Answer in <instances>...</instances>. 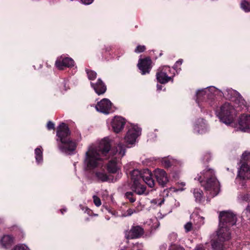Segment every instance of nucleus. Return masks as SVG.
Returning a JSON list of instances; mask_svg holds the SVG:
<instances>
[{"label":"nucleus","instance_id":"1","mask_svg":"<svg viewBox=\"0 0 250 250\" xmlns=\"http://www.w3.org/2000/svg\"><path fill=\"white\" fill-rule=\"evenodd\" d=\"M111 145L107 138L102 140L98 145L89 146L85 153L84 163L89 169L102 166L104 160L110 158L107 165V169L109 173L118 172L120 167V160L125 153V146L119 143L110 150Z\"/></svg>","mask_w":250,"mask_h":250},{"label":"nucleus","instance_id":"2","mask_svg":"<svg viewBox=\"0 0 250 250\" xmlns=\"http://www.w3.org/2000/svg\"><path fill=\"white\" fill-rule=\"evenodd\" d=\"M216 96H223L226 99L234 102L238 106L244 105L247 109L249 108L240 94L232 88H228L222 92L214 86H210L198 90L196 93V102L201 109L211 107L214 109H234L230 102H221L217 99Z\"/></svg>","mask_w":250,"mask_h":250},{"label":"nucleus","instance_id":"3","mask_svg":"<svg viewBox=\"0 0 250 250\" xmlns=\"http://www.w3.org/2000/svg\"><path fill=\"white\" fill-rule=\"evenodd\" d=\"M130 175L132 182L131 189L138 195H147L148 193L146 191V186L141 183L142 180L150 188L154 186L155 182L152 177V173L148 169H144L143 172L138 169H134L131 172Z\"/></svg>","mask_w":250,"mask_h":250},{"label":"nucleus","instance_id":"4","mask_svg":"<svg viewBox=\"0 0 250 250\" xmlns=\"http://www.w3.org/2000/svg\"><path fill=\"white\" fill-rule=\"evenodd\" d=\"M56 141L59 150L66 154H71L77 147L76 141L70 137V131L68 126L63 123L57 127Z\"/></svg>","mask_w":250,"mask_h":250},{"label":"nucleus","instance_id":"5","mask_svg":"<svg viewBox=\"0 0 250 250\" xmlns=\"http://www.w3.org/2000/svg\"><path fill=\"white\" fill-rule=\"evenodd\" d=\"M200 174L195 178V179H197L200 182L206 190L210 192L211 196H216L219 192V185L215 176L214 170L207 168L201 172Z\"/></svg>","mask_w":250,"mask_h":250},{"label":"nucleus","instance_id":"6","mask_svg":"<svg viewBox=\"0 0 250 250\" xmlns=\"http://www.w3.org/2000/svg\"><path fill=\"white\" fill-rule=\"evenodd\" d=\"M241 166L238 171L236 182L241 184L240 181L250 178V152L245 151L241 158Z\"/></svg>","mask_w":250,"mask_h":250},{"label":"nucleus","instance_id":"7","mask_svg":"<svg viewBox=\"0 0 250 250\" xmlns=\"http://www.w3.org/2000/svg\"><path fill=\"white\" fill-rule=\"evenodd\" d=\"M229 227L220 226L217 231V240L212 241V248L214 250H222L224 245L222 242L229 240L231 238V233Z\"/></svg>","mask_w":250,"mask_h":250},{"label":"nucleus","instance_id":"8","mask_svg":"<svg viewBox=\"0 0 250 250\" xmlns=\"http://www.w3.org/2000/svg\"><path fill=\"white\" fill-rule=\"evenodd\" d=\"M173 74L174 72H171L170 67L165 65L157 69L156 76L158 82L161 84H165L170 81H173Z\"/></svg>","mask_w":250,"mask_h":250},{"label":"nucleus","instance_id":"9","mask_svg":"<svg viewBox=\"0 0 250 250\" xmlns=\"http://www.w3.org/2000/svg\"><path fill=\"white\" fill-rule=\"evenodd\" d=\"M220 226L231 227L235 224L237 219L236 215L231 211H223L220 212L219 216Z\"/></svg>","mask_w":250,"mask_h":250},{"label":"nucleus","instance_id":"10","mask_svg":"<svg viewBox=\"0 0 250 250\" xmlns=\"http://www.w3.org/2000/svg\"><path fill=\"white\" fill-rule=\"evenodd\" d=\"M141 134V128L137 125H131L125 137V140L127 144L133 145Z\"/></svg>","mask_w":250,"mask_h":250},{"label":"nucleus","instance_id":"11","mask_svg":"<svg viewBox=\"0 0 250 250\" xmlns=\"http://www.w3.org/2000/svg\"><path fill=\"white\" fill-rule=\"evenodd\" d=\"M216 115L221 122L229 125L234 121L235 112L234 110H216Z\"/></svg>","mask_w":250,"mask_h":250},{"label":"nucleus","instance_id":"12","mask_svg":"<svg viewBox=\"0 0 250 250\" xmlns=\"http://www.w3.org/2000/svg\"><path fill=\"white\" fill-rule=\"evenodd\" d=\"M152 60L149 57L140 59L137 66L142 75L149 74L152 68Z\"/></svg>","mask_w":250,"mask_h":250},{"label":"nucleus","instance_id":"13","mask_svg":"<svg viewBox=\"0 0 250 250\" xmlns=\"http://www.w3.org/2000/svg\"><path fill=\"white\" fill-rule=\"evenodd\" d=\"M74 60L69 57L61 56L55 62V65L60 70H63L65 67H71L74 65Z\"/></svg>","mask_w":250,"mask_h":250},{"label":"nucleus","instance_id":"14","mask_svg":"<svg viewBox=\"0 0 250 250\" xmlns=\"http://www.w3.org/2000/svg\"><path fill=\"white\" fill-rule=\"evenodd\" d=\"M126 121L125 119L121 116H115L112 120L111 125L113 131L119 133L124 128Z\"/></svg>","mask_w":250,"mask_h":250},{"label":"nucleus","instance_id":"15","mask_svg":"<svg viewBox=\"0 0 250 250\" xmlns=\"http://www.w3.org/2000/svg\"><path fill=\"white\" fill-rule=\"evenodd\" d=\"M144 232L143 229L139 226H133L129 230L126 231L125 237L127 239H134L140 237Z\"/></svg>","mask_w":250,"mask_h":250},{"label":"nucleus","instance_id":"16","mask_svg":"<svg viewBox=\"0 0 250 250\" xmlns=\"http://www.w3.org/2000/svg\"><path fill=\"white\" fill-rule=\"evenodd\" d=\"M154 175L158 183L163 187L168 181L167 173L163 169L159 168L155 169Z\"/></svg>","mask_w":250,"mask_h":250},{"label":"nucleus","instance_id":"17","mask_svg":"<svg viewBox=\"0 0 250 250\" xmlns=\"http://www.w3.org/2000/svg\"><path fill=\"white\" fill-rule=\"evenodd\" d=\"M239 129L242 131H248L250 129V115L243 114L239 121Z\"/></svg>","mask_w":250,"mask_h":250},{"label":"nucleus","instance_id":"18","mask_svg":"<svg viewBox=\"0 0 250 250\" xmlns=\"http://www.w3.org/2000/svg\"><path fill=\"white\" fill-rule=\"evenodd\" d=\"M90 84L98 95L104 93L106 90V86L101 79H98L95 83L91 82Z\"/></svg>","mask_w":250,"mask_h":250},{"label":"nucleus","instance_id":"19","mask_svg":"<svg viewBox=\"0 0 250 250\" xmlns=\"http://www.w3.org/2000/svg\"><path fill=\"white\" fill-rule=\"evenodd\" d=\"M14 242V237L10 235H4L0 239V244L2 248L7 249Z\"/></svg>","mask_w":250,"mask_h":250},{"label":"nucleus","instance_id":"20","mask_svg":"<svg viewBox=\"0 0 250 250\" xmlns=\"http://www.w3.org/2000/svg\"><path fill=\"white\" fill-rule=\"evenodd\" d=\"M112 107V104L107 99L104 98L98 102L95 106L96 109H111Z\"/></svg>","mask_w":250,"mask_h":250},{"label":"nucleus","instance_id":"21","mask_svg":"<svg viewBox=\"0 0 250 250\" xmlns=\"http://www.w3.org/2000/svg\"><path fill=\"white\" fill-rule=\"evenodd\" d=\"M194 129L195 131L201 134L204 133L207 131V125L203 119H199L197 120Z\"/></svg>","mask_w":250,"mask_h":250},{"label":"nucleus","instance_id":"22","mask_svg":"<svg viewBox=\"0 0 250 250\" xmlns=\"http://www.w3.org/2000/svg\"><path fill=\"white\" fill-rule=\"evenodd\" d=\"M95 176L99 180L102 182H114L116 181L113 179H111L110 177L108 176L104 171H97L95 172Z\"/></svg>","mask_w":250,"mask_h":250},{"label":"nucleus","instance_id":"23","mask_svg":"<svg viewBox=\"0 0 250 250\" xmlns=\"http://www.w3.org/2000/svg\"><path fill=\"white\" fill-rule=\"evenodd\" d=\"M204 217H201L198 215L196 216L195 218L193 219V223H194V229H198L200 227L204 224Z\"/></svg>","mask_w":250,"mask_h":250},{"label":"nucleus","instance_id":"24","mask_svg":"<svg viewBox=\"0 0 250 250\" xmlns=\"http://www.w3.org/2000/svg\"><path fill=\"white\" fill-rule=\"evenodd\" d=\"M193 193L196 202H201L203 200L202 190L200 189L195 188L193 190Z\"/></svg>","mask_w":250,"mask_h":250},{"label":"nucleus","instance_id":"25","mask_svg":"<svg viewBox=\"0 0 250 250\" xmlns=\"http://www.w3.org/2000/svg\"><path fill=\"white\" fill-rule=\"evenodd\" d=\"M35 158L38 163L42 161V147H37L35 150Z\"/></svg>","mask_w":250,"mask_h":250},{"label":"nucleus","instance_id":"26","mask_svg":"<svg viewBox=\"0 0 250 250\" xmlns=\"http://www.w3.org/2000/svg\"><path fill=\"white\" fill-rule=\"evenodd\" d=\"M238 200L240 203L249 202L250 201V196L248 193H241L238 196Z\"/></svg>","mask_w":250,"mask_h":250},{"label":"nucleus","instance_id":"27","mask_svg":"<svg viewBox=\"0 0 250 250\" xmlns=\"http://www.w3.org/2000/svg\"><path fill=\"white\" fill-rule=\"evenodd\" d=\"M240 7L245 12H250V1L247 0H242Z\"/></svg>","mask_w":250,"mask_h":250},{"label":"nucleus","instance_id":"28","mask_svg":"<svg viewBox=\"0 0 250 250\" xmlns=\"http://www.w3.org/2000/svg\"><path fill=\"white\" fill-rule=\"evenodd\" d=\"M184 229L186 232H188L192 230H195L194 229V223L191 220L185 224L184 225Z\"/></svg>","mask_w":250,"mask_h":250},{"label":"nucleus","instance_id":"29","mask_svg":"<svg viewBox=\"0 0 250 250\" xmlns=\"http://www.w3.org/2000/svg\"><path fill=\"white\" fill-rule=\"evenodd\" d=\"M174 162V160H170L169 158H165L162 160V164L165 167H168L171 166Z\"/></svg>","mask_w":250,"mask_h":250},{"label":"nucleus","instance_id":"30","mask_svg":"<svg viewBox=\"0 0 250 250\" xmlns=\"http://www.w3.org/2000/svg\"><path fill=\"white\" fill-rule=\"evenodd\" d=\"M85 71L89 80H94L96 79L97 77V73L95 71L88 69H86Z\"/></svg>","mask_w":250,"mask_h":250},{"label":"nucleus","instance_id":"31","mask_svg":"<svg viewBox=\"0 0 250 250\" xmlns=\"http://www.w3.org/2000/svg\"><path fill=\"white\" fill-rule=\"evenodd\" d=\"M125 197L131 203H133L136 201V198L135 197L133 192L128 191L125 193Z\"/></svg>","mask_w":250,"mask_h":250},{"label":"nucleus","instance_id":"32","mask_svg":"<svg viewBox=\"0 0 250 250\" xmlns=\"http://www.w3.org/2000/svg\"><path fill=\"white\" fill-rule=\"evenodd\" d=\"M138 211V210L135 211V210L133 208H128L126 211L123 212L121 216L123 217L130 216L133 213H137Z\"/></svg>","mask_w":250,"mask_h":250},{"label":"nucleus","instance_id":"33","mask_svg":"<svg viewBox=\"0 0 250 250\" xmlns=\"http://www.w3.org/2000/svg\"><path fill=\"white\" fill-rule=\"evenodd\" d=\"M168 250H185V249L180 245L172 243L170 245Z\"/></svg>","mask_w":250,"mask_h":250},{"label":"nucleus","instance_id":"34","mask_svg":"<svg viewBox=\"0 0 250 250\" xmlns=\"http://www.w3.org/2000/svg\"><path fill=\"white\" fill-rule=\"evenodd\" d=\"M146 49L145 45H139L135 49V52L137 53H140L144 52Z\"/></svg>","mask_w":250,"mask_h":250},{"label":"nucleus","instance_id":"35","mask_svg":"<svg viewBox=\"0 0 250 250\" xmlns=\"http://www.w3.org/2000/svg\"><path fill=\"white\" fill-rule=\"evenodd\" d=\"M12 250H29L28 248L23 245L15 246Z\"/></svg>","mask_w":250,"mask_h":250},{"label":"nucleus","instance_id":"36","mask_svg":"<svg viewBox=\"0 0 250 250\" xmlns=\"http://www.w3.org/2000/svg\"><path fill=\"white\" fill-rule=\"evenodd\" d=\"M93 198L94 203L97 207H99L100 206H101V201L100 199L98 196L94 195L93 196Z\"/></svg>","mask_w":250,"mask_h":250},{"label":"nucleus","instance_id":"37","mask_svg":"<svg viewBox=\"0 0 250 250\" xmlns=\"http://www.w3.org/2000/svg\"><path fill=\"white\" fill-rule=\"evenodd\" d=\"M169 240L170 241L175 242L177 238V235L174 232L170 233L168 236Z\"/></svg>","mask_w":250,"mask_h":250},{"label":"nucleus","instance_id":"38","mask_svg":"<svg viewBox=\"0 0 250 250\" xmlns=\"http://www.w3.org/2000/svg\"><path fill=\"white\" fill-rule=\"evenodd\" d=\"M185 186V183L184 182H181L180 183H178L177 186L178 188L174 190V191H183L184 190V187Z\"/></svg>","mask_w":250,"mask_h":250},{"label":"nucleus","instance_id":"39","mask_svg":"<svg viewBox=\"0 0 250 250\" xmlns=\"http://www.w3.org/2000/svg\"><path fill=\"white\" fill-rule=\"evenodd\" d=\"M46 127L48 130L54 129L55 124L51 121H48Z\"/></svg>","mask_w":250,"mask_h":250},{"label":"nucleus","instance_id":"40","mask_svg":"<svg viewBox=\"0 0 250 250\" xmlns=\"http://www.w3.org/2000/svg\"><path fill=\"white\" fill-rule=\"evenodd\" d=\"M133 209L135 210V211L138 210V211H137V213H138L142 210L143 206L141 205V204L140 202H139L138 203L137 206L135 208H133Z\"/></svg>","mask_w":250,"mask_h":250},{"label":"nucleus","instance_id":"41","mask_svg":"<svg viewBox=\"0 0 250 250\" xmlns=\"http://www.w3.org/2000/svg\"><path fill=\"white\" fill-rule=\"evenodd\" d=\"M81 2L86 5H88L91 4L93 0H81Z\"/></svg>","mask_w":250,"mask_h":250},{"label":"nucleus","instance_id":"42","mask_svg":"<svg viewBox=\"0 0 250 250\" xmlns=\"http://www.w3.org/2000/svg\"><path fill=\"white\" fill-rule=\"evenodd\" d=\"M182 62H183V60L182 59L179 60L178 61H177L176 62V63H175V64L174 65L175 67H177L178 66L181 65L182 64Z\"/></svg>","mask_w":250,"mask_h":250},{"label":"nucleus","instance_id":"43","mask_svg":"<svg viewBox=\"0 0 250 250\" xmlns=\"http://www.w3.org/2000/svg\"><path fill=\"white\" fill-rule=\"evenodd\" d=\"M167 248V245L166 244H164L160 246V250H166Z\"/></svg>","mask_w":250,"mask_h":250},{"label":"nucleus","instance_id":"44","mask_svg":"<svg viewBox=\"0 0 250 250\" xmlns=\"http://www.w3.org/2000/svg\"><path fill=\"white\" fill-rule=\"evenodd\" d=\"M194 250H204L202 246H197Z\"/></svg>","mask_w":250,"mask_h":250},{"label":"nucleus","instance_id":"45","mask_svg":"<svg viewBox=\"0 0 250 250\" xmlns=\"http://www.w3.org/2000/svg\"><path fill=\"white\" fill-rule=\"evenodd\" d=\"M98 111H99L100 112H101L105 115H107V114H109V113H110L109 110H98Z\"/></svg>","mask_w":250,"mask_h":250},{"label":"nucleus","instance_id":"46","mask_svg":"<svg viewBox=\"0 0 250 250\" xmlns=\"http://www.w3.org/2000/svg\"><path fill=\"white\" fill-rule=\"evenodd\" d=\"M111 50V48L110 47H107L105 49V51H109Z\"/></svg>","mask_w":250,"mask_h":250},{"label":"nucleus","instance_id":"47","mask_svg":"<svg viewBox=\"0 0 250 250\" xmlns=\"http://www.w3.org/2000/svg\"><path fill=\"white\" fill-rule=\"evenodd\" d=\"M247 210V211H250V206H248L247 208H246Z\"/></svg>","mask_w":250,"mask_h":250},{"label":"nucleus","instance_id":"48","mask_svg":"<svg viewBox=\"0 0 250 250\" xmlns=\"http://www.w3.org/2000/svg\"><path fill=\"white\" fill-rule=\"evenodd\" d=\"M61 211L62 212V213L63 214V211H66V209H62Z\"/></svg>","mask_w":250,"mask_h":250}]
</instances>
